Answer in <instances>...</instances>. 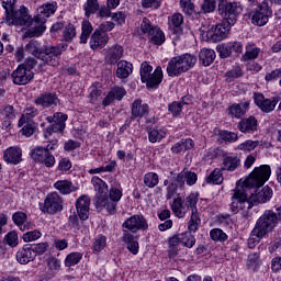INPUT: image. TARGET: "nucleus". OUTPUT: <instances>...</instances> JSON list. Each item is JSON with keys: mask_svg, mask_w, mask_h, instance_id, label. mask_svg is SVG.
<instances>
[{"mask_svg": "<svg viewBox=\"0 0 281 281\" xmlns=\"http://www.w3.org/2000/svg\"><path fill=\"white\" fill-rule=\"evenodd\" d=\"M171 210L178 218H183V216H186V206L183 205V199L181 196L173 199Z\"/></svg>", "mask_w": 281, "mask_h": 281, "instance_id": "37", "label": "nucleus"}, {"mask_svg": "<svg viewBox=\"0 0 281 281\" xmlns=\"http://www.w3.org/2000/svg\"><path fill=\"white\" fill-rule=\"evenodd\" d=\"M1 115L3 120H16V110L12 105H7L2 109Z\"/></svg>", "mask_w": 281, "mask_h": 281, "instance_id": "59", "label": "nucleus"}, {"mask_svg": "<svg viewBox=\"0 0 281 281\" xmlns=\"http://www.w3.org/2000/svg\"><path fill=\"white\" fill-rule=\"evenodd\" d=\"M4 243L9 247H16L19 245V235L14 231L9 232L4 237Z\"/></svg>", "mask_w": 281, "mask_h": 281, "instance_id": "60", "label": "nucleus"}, {"mask_svg": "<svg viewBox=\"0 0 281 281\" xmlns=\"http://www.w3.org/2000/svg\"><path fill=\"white\" fill-rule=\"evenodd\" d=\"M36 115H38V110H36V108H26L19 120L18 126H23L25 122H32Z\"/></svg>", "mask_w": 281, "mask_h": 281, "instance_id": "40", "label": "nucleus"}, {"mask_svg": "<svg viewBox=\"0 0 281 281\" xmlns=\"http://www.w3.org/2000/svg\"><path fill=\"white\" fill-rule=\"evenodd\" d=\"M222 23L217 24L213 32L214 41H223L227 38L229 34V30H232L233 25H236V21H238V15H235L234 20H229V18L222 16Z\"/></svg>", "mask_w": 281, "mask_h": 281, "instance_id": "12", "label": "nucleus"}, {"mask_svg": "<svg viewBox=\"0 0 281 281\" xmlns=\"http://www.w3.org/2000/svg\"><path fill=\"white\" fill-rule=\"evenodd\" d=\"M217 12L220 16L228 18L234 21L235 16H240L243 7L238 2H227V0H217Z\"/></svg>", "mask_w": 281, "mask_h": 281, "instance_id": "7", "label": "nucleus"}, {"mask_svg": "<svg viewBox=\"0 0 281 281\" xmlns=\"http://www.w3.org/2000/svg\"><path fill=\"white\" fill-rule=\"evenodd\" d=\"M140 80L142 82H146L149 89L161 85V80H164L161 67H157L153 72V66H150L148 61H144L140 65Z\"/></svg>", "mask_w": 281, "mask_h": 281, "instance_id": "4", "label": "nucleus"}, {"mask_svg": "<svg viewBox=\"0 0 281 281\" xmlns=\"http://www.w3.org/2000/svg\"><path fill=\"white\" fill-rule=\"evenodd\" d=\"M91 205V199L89 195H81L76 202L77 213L80 221H87L89 218V206Z\"/></svg>", "mask_w": 281, "mask_h": 281, "instance_id": "18", "label": "nucleus"}, {"mask_svg": "<svg viewBox=\"0 0 281 281\" xmlns=\"http://www.w3.org/2000/svg\"><path fill=\"white\" fill-rule=\"evenodd\" d=\"M184 187H180L179 186V178H172L169 182V184L167 186V194H166V199L167 201H170V199H172V196H175L177 194V190H183Z\"/></svg>", "mask_w": 281, "mask_h": 281, "instance_id": "41", "label": "nucleus"}, {"mask_svg": "<svg viewBox=\"0 0 281 281\" xmlns=\"http://www.w3.org/2000/svg\"><path fill=\"white\" fill-rule=\"evenodd\" d=\"M41 210L44 214H57V212H63V198H60L57 192L48 194Z\"/></svg>", "mask_w": 281, "mask_h": 281, "instance_id": "11", "label": "nucleus"}, {"mask_svg": "<svg viewBox=\"0 0 281 281\" xmlns=\"http://www.w3.org/2000/svg\"><path fill=\"white\" fill-rule=\"evenodd\" d=\"M80 260H82L81 252H71L66 257L65 265L66 267H76Z\"/></svg>", "mask_w": 281, "mask_h": 281, "instance_id": "55", "label": "nucleus"}, {"mask_svg": "<svg viewBox=\"0 0 281 281\" xmlns=\"http://www.w3.org/2000/svg\"><path fill=\"white\" fill-rule=\"evenodd\" d=\"M177 178H178V186L180 188H186V183L187 186H194V183H196L199 179L195 172H192L186 169H183L180 173H178Z\"/></svg>", "mask_w": 281, "mask_h": 281, "instance_id": "23", "label": "nucleus"}, {"mask_svg": "<svg viewBox=\"0 0 281 281\" xmlns=\"http://www.w3.org/2000/svg\"><path fill=\"white\" fill-rule=\"evenodd\" d=\"M146 188H155L159 183V176L156 172H148L144 176Z\"/></svg>", "mask_w": 281, "mask_h": 281, "instance_id": "50", "label": "nucleus"}, {"mask_svg": "<svg viewBox=\"0 0 281 281\" xmlns=\"http://www.w3.org/2000/svg\"><path fill=\"white\" fill-rule=\"evenodd\" d=\"M63 36L64 41L67 43L74 41V38H76V26H74L71 23L66 24L64 26Z\"/></svg>", "mask_w": 281, "mask_h": 281, "instance_id": "48", "label": "nucleus"}, {"mask_svg": "<svg viewBox=\"0 0 281 281\" xmlns=\"http://www.w3.org/2000/svg\"><path fill=\"white\" fill-rule=\"evenodd\" d=\"M217 52L222 58H229L232 54H243V43L228 42L217 46Z\"/></svg>", "mask_w": 281, "mask_h": 281, "instance_id": "16", "label": "nucleus"}, {"mask_svg": "<svg viewBox=\"0 0 281 281\" xmlns=\"http://www.w3.org/2000/svg\"><path fill=\"white\" fill-rule=\"evenodd\" d=\"M56 12V7L54 4H46L38 9V14L36 15V21H46L52 14Z\"/></svg>", "mask_w": 281, "mask_h": 281, "instance_id": "38", "label": "nucleus"}, {"mask_svg": "<svg viewBox=\"0 0 281 281\" xmlns=\"http://www.w3.org/2000/svg\"><path fill=\"white\" fill-rule=\"evenodd\" d=\"M47 22V20H34L35 25L29 30V32L26 33L27 36H30V38L34 37V36H43V34L45 33V30H47V27L45 26V23Z\"/></svg>", "mask_w": 281, "mask_h": 281, "instance_id": "36", "label": "nucleus"}, {"mask_svg": "<svg viewBox=\"0 0 281 281\" xmlns=\"http://www.w3.org/2000/svg\"><path fill=\"white\" fill-rule=\"evenodd\" d=\"M23 157V150L19 147H9L3 153V159L7 164H12L16 166L21 164Z\"/></svg>", "mask_w": 281, "mask_h": 281, "instance_id": "19", "label": "nucleus"}, {"mask_svg": "<svg viewBox=\"0 0 281 281\" xmlns=\"http://www.w3.org/2000/svg\"><path fill=\"white\" fill-rule=\"evenodd\" d=\"M123 227L135 234V232H139V229H148V222L143 215H133L123 223Z\"/></svg>", "mask_w": 281, "mask_h": 281, "instance_id": "15", "label": "nucleus"}, {"mask_svg": "<svg viewBox=\"0 0 281 281\" xmlns=\"http://www.w3.org/2000/svg\"><path fill=\"white\" fill-rule=\"evenodd\" d=\"M207 183H214L215 186H221L223 183V173L221 169H215L206 179Z\"/></svg>", "mask_w": 281, "mask_h": 281, "instance_id": "56", "label": "nucleus"}, {"mask_svg": "<svg viewBox=\"0 0 281 281\" xmlns=\"http://www.w3.org/2000/svg\"><path fill=\"white\" fill-rule=\"evenodd\" d=\"M54 122L52 124L55 127V133H63L66 128L67 114H63V112H56L54 114Z\"/></svg>", "mask_w": 281, "mask_h": 281, "instance_id": "35", "label": "nucleus"}, {"mask_svg": "<svg viewBox=\"0 0 281 281\" xmlns=\"http://www.w3.org/2000/svg\"><path fill=\"white\" fill-rule=\"evenodd\" d=\"M260 54V48L255 45L246 46V52L243 55V60H256Z\"/></svg>", "mask_w": 281, "mask_h": 281, "instance_id": "43", "label": "nucleus"}, {"mask_svg": "<svg viewBox=\"0 0 281 281\" xmlns=\"http://www.w3.org/2000/svg\"><path fill=\"white\" fill-rule=\"evenodd\" d=\"M240 76H243V69L239 66L225 72V78H227V80H236V78H240Z\"/></svg>", "mask_w": 281, "mask_h": 281, "instance_id": "62", "label": "nucleus"}, {"mask_svg": "<svg viewBox=\"0 0 281 281\" xmlns=\"http://www.w3.org/2000/svg\"><path fill=\"white\" fill-rule=\"evenodd\" d=\"M43 236V234L41 233V231H31V232H26L22 238L24 240V243H32L34 240H38V238H41Z\"/></svg>", "mask_w": 281, "mask_h": 281, "instance_id": "61", "label": "nucleus"}, {"mask_svg": "<svg viewBox=\"0 0 281 281\" xmlns=\"http://www.w3.org/2000/svg\"><path fill=\"white\" fill-rule=\"evenodd\" d=\"M122 240L123 243H126L127 249L133 254V256H137V254H139V243L135 240V236H133L128 231L123 232Z\"/></svg>", "mask_w": 281, "mask_h": 281, "instance_id": "28", "label": "nucleus"}, {"mask_svg": "<svg viewBox=\"0 0 281 281\" xmlns=\"http://www.w3.org/2000/svg\"><path fill=\"white\" fill-rule=\"evenodd\" d=\"M196 203H199V194L190 193L184 200V207L192 212H196Z\"/></svg>", "mask_w": 281, "mask_h": 281, "instance_id": "46", "label": "nucleus"}, {"mask_svg": "<svg viewBox=\"0 0 281 281\" xmlns=\"http://www.w3.org/2000/svg\"><path fill=\"white\" fill-rule=\"evenodd\" d=\"M5 10L4 23L7 25H26V27L32 25V18L27 14V8L21 7L18 11H9L8 8Z\"/></svg>", "mask_w": 281, "mask_h": 281, "instance_id": "5", "label": "nucleus"}, {"mask_svg": "<svg viewBox=\"0 0 281 281\" xmlns=\"http://www.w3.org/2000/svg\"><path fill=\"white\" fill-rule=\"evenodd\" d=\"M240 166V158L235 155L223 156V162L221 165V170H227L228 172H234Z\"/></svg>", "mask_w": 281, "mask_h": 281, "instance_id": "27", "label": "nucleus"}, {"mask_svg": "<svg viewBox=\"0 0 281 281\" xmlns=\"http://www.w3.org/2000/svg\"><path fill=\"white\" fill-rule=\"evenodd\" d=\"M216 59V52L212 48H202L199 54V60L204 67H210Z\"/></svg>", "mask_w": 281, "mask_h": 281, "instance_id": "30", "label": "nucleus"}, {"mask_svg": "<svg viewBox=\"0 0 281 281\" xmlns=\"http://www.w3.org/2000/svg\"><path fill=\"white\" fill-rule=\"evenodd\" d=\"M34 258H36L35 252L30 245H26L16 252V260L20 265H27L29 262H32Z\"/></svg>", "mask_w": 281, "mask_h": 281, "instance_id": "26", "label": "nucleus"}, {"mask_svg": "<svg viewBox=\"0 0 281 281\" xmlns=\"http://www.w3.org/2000/svg\"><path fill=\"white\" fill-rule=\"evenodd\" d=\"M12 221L21 232H30L32 223L27 222V214L18 211L12 215Z\"/></svg>", "mask_w": 281, "mask_h": 281, "instance_id": "22", "label": "nucleus"}, {"mask_svg": "<svg viewBox=\"0 0 281 281\" xmlns=\"http://www.w3.org/2000/svg\"><path fill=\"white\" fill-rule=\"evenodd\" d=\"M271 16H273V10H271L269 2L263 0L252 13L251 23L252 25L262 27L269 23V19H271Z\"/></svg>", "mask_w": 281, "mask_h": 281, "instance_id": "6", "label": "nucleus"}, {"mask_svg": "<svg viewBox=\"0 0 281 281\" xmlns=\"http://www.w3.org/2000/svg\"><path fill=\"white\" fill-rule=\"evenodd\" d=\"M148 38L154 43V45H164V43H166V35L159 27H157Z\"/></svg>", "mask_w": 281, "mask_h": 281, "instance_id": "45", "label": "nucleus"}, {"mask_svg": "<svg viewBox=\"0 0 281 281\" xmlns=\"http://www.w3.org/2000/svg\"><path fill=\"white\" fill-rule=\"evenodd\" d=\"M180 8L187 16H192V14H196V10L194 9V3L192 0H180Z\"/></svg>", "mask_w": 281, "mask_h": 281, "instance_id": "49", "label": "nucleus"}, {"mask_svg": "<svg viewBox=\"0 0 281 281\" xmlns=\"http://www.w3.org/2000/svg\"><path fill=\"white\" fill-rule=\"evenodd\" d=\"M83 10L86 12V16H91V14H95V12L100 10V2H98V0H87L83 5Z\"/></svg>", "mask_w": 281, "mask_h": 281, "instance_id": "44", "label": "nucleus"}, {"mask_svg": "<svg viewBox=\"0 0 281 281\" xmlns=\"http://www.w3.org/2000/svg\"><path fill=\"white\" fill-rule=\"evenodd\" d=\"M122 56H124V48L120 45H114L106 50L105 63H108V65H115Z\"/></svg>", "mask_w": 281, "mask_h": 281, "instance_id": "25", "label": "nucleus"}, {"mask_svg": "<svg viewBox=\"0 0 281 281\" xmlns=\"http://www.w3.org/2000/svg\"><path fill=\"white\" fill-rule=\"evenodd\" d=\"M91 183L97 192L94 198L95 207L97 210H102V206L106 205V203H104V196L109 194V186L104 180L97 176L92 177Z\"/></svg>", "mask_w": 281, "mask_h": 281, "instance_id": "8", "label": "nucleus"}, {"mask_svg": "<svg viewBox=\"0 0 281 281\" xmlns=\"http://www.w3.org/2000/svg\"><path fill=\"white\" fill-rule=\"evenodd\" d=\"M106 43H109V34L101 33L100 30H95L90 37V47L92 49H102L106 47Z\"/></svg>", "mask_w": 281, "mask_h": 281, "instance_id": "21", "label": "nucleus"}, {"mask_svg": "<svg viewBox=\"0 0 281 281\" xmlns=\"http://www.w3.org/2000/svg\"><path fill=\"white\" fill-rule=\"evenodd\" d=\"M238 131L240 133L254 134L258 131V120L256 116H248L243 120L237 125Z\"/></svg>", "mask_w": 281, "mask_h": 281, "instance_id": "20", "label": "nucleus"}, {"mask_svg": "<svg viewBox=\"0 0 281 281\" xmlns=\"http://www.w3.org/2000/svg\"><path fill=\"white\" fill-rule=\"evenodd\" d=\"M179 235L182 236V239H180V243L184 245V247L192 249L193 245H195L196 243V238L194 237V235H192V233H189V232L181 233Z\"/></svg>", "mask_w": 281, "mask_h": 281, "instance_id": "53", "label": "nucleus"}, {"mask_svg": "<svg viewBox=\"0 0 281 281\" xmlns=\"http://www.w3.org/2000/svg\"><path fill=\"white\" fill-rule=\"evenodd\" d=\"M196 65V56L192 54H183L173 57L169 60L167 66V74L170 77L181 76L186 71H190Z\"/></svg>", "mask_w": 281, "mask_h": 281, "instance_id": "3", "label": "nucleus"}, {"mask_svg": "<svg viewBox=\"0 0 281 281\" xmlns=\"http://www.w3.org/2000/svg\"><path fill=\"white\" fill-rule=\"evenodd\" d=\"M271 196H273V190L266 186L262 189L255 187L249 190L247 199L251 203V207H254V203H267V201H271Z\"/></svg>", "mask_w": 281, "mask_h": 281, "instance_id": "9", "label": "nucleus"}, {"mask_svg": "<svg viewBox=\"0 0 281 281\" xmlns=\"http://www.w3.org/2000/svg\"><path fill=\"white\" fill-rule=\"evenodd\" d=\"M247 111H249V102L248 101L236 103L228 108L229 115L232 117H237V119L243 117V115H245V113H247Z\"/></svg>", "mask_w": 281, "mask_h": 281, "instance_id": "29", "label": "nucleus"}, {"mask_svg": "<svg viewBox=\"0 0 281 281\" xmlns=\"http://www.w3.org/2000/svg\"><path fill=\"white\" fill-rule=\"evenodd\" d=\"M149 142L155 144L157 142H161L164 137H166V132L162 130H153L148 133Z\"/></svg>", "mask_w": 281, "mask_h": 281, "instance_id": "57", "label": "nucleus"}, {"mask_svg": "<svg viewBox=\"0 0 281 281\" xmlns=\"http://www.w3.org/2000/svg\"><path fill=\"white\" fill-rule=\"evenodd\" d=\"M260 144V142L258 140H251L248 139L241 144L238 145V150H247L248 153H251V150H255V148H258V145Z\"/></svg>", "mask_w": 281, "mask_h": 281, "instance_id": "58", "label": "nucleus"}, {"mask_svg": "<svg viewBox=\"0 0 281 281\" xmlns=\"http://www.w3.org/2000/svg\"><path fill=\"white\" fill-rule=\"evenodd\" d=\"M254 102L262 113H271L278 106V102H280V97H272L270 99L265 98V94L260 92L254 93Z\"/></svg>", "mask_w": 281, "mask_h": 281, "instance_id": "10", "label": "nucleus"}, {"mask_svg": "<svg viewBox=\"0 0 281 281\" xmlns=\"http://www.w3.org/2000/svg\"><path fill=\"white\" fill-rule=\"evenodd\" d=\"M46 155H47V149H45V147L37 146L31 150L32 159H34V161H38V164H41V161L44 160L43 158Z\"/></svg>", "mask_w": 281, "mask_h": 281, "instance_id": "54", "label": "nucleus"}, {"mask_svg": "<svg viewBox=\"0 0 281 281\" xmlns=\"http://www.w3.org/2000/svg\"><path fill=\"white\" fill-rule=\"evenodd\" d=\"M201 224V218H199V215L196 212H192L191 218L189 221V229L191 232H196L199 229V225Z\"/></svg>", "mask_w": 281, "mask_h": 281, "instance_id": "64", "label": "nucleus"}, {"mask_svg": "<svg viewBox=\"0 0 281 281\" xmlns=\"http://www.w3.org/2000/svg\"><path fill=\"white\" fill-rule=\"evenodd\" d=\"M93 32V25H91V22L88 20H85L81 24V35H80V43L86 44L87 41H89V37L91 36Z\"/></svg>", "mask_w": 281, "mask_h": 281, "instance_id": "39", "label": "nucleus"}, {"mask_svg": "<svg viewBox=\"0 0 281 281\" xmlns=\"http://www.w3.org/2000/svg\"><path fill=\"white\" fill-rule=\"evenodd\" d=\"M12 80L14 85H27L34 79V71L27 69L25 65H20L12 74Z\"/></svg>", "mask_w": 281, "mask_h": 281, "instance_id": "13", "label": "nucleus"}, {"mask_svg": "<svg viewBox=\"0 0 281 281\" xmlns=\"http://www.w3.org/2000/svg\"><path fill=\"white\" fill-rule=\"evenodd\" d=\"M35 104L42 106V109H52L53 106H57L58 97L56 93L45 92L36 98Z\"/></svg>", "mask_w": 281, "mask_h": 281, "instance_id": "17", "label": "nucleus"}, {"mask_svg": "<svg viewBox=\"0 0 281 281\" xmlns=\"http://www.w3.org/2000/svg\"><path fill=\"white\" fill-rule=\"evenodd\" d=\"M106 247V236L98 235L92 243V251L93 254H100L102 249Z\"/></svg>", "mask_w": 281, "mask_h": 281, "instance_id": "42", "label": "nucleus"}, {"mask_svg": "<svg viewBox=\"0 0 281 281\" xmlns=\"http://www.w3.org/2000/svg\"><path fill=\"white\" fill-rule=\"evenodd\" d=\"M133 74V64L126 61V60H121L116 65V78H128Z\"/></svg>", "mask_w": 281, "mask_h": 281, "instance_id": "31", "label": "nucleus"}, {"mask_svg": "<svg viewBox=\"0 0 281 281\" xmlns=\"http://www.w3.org/2000/svg\"><path fill=\"white\" fill-rule=\"evenodd\" d=\"M159 27L157 25H154L153 22L148 20V18H144L142 23H140V30L143 34H147L149 37L153 33H155V30Z\"/></svg>", "mask_w": 281, "mask_h": 281, "instance_id": "47", "label": "nucleus"}, {"mask_svg": "<svg viewBox=\"0 0 281 281\" xmlns=\"http://www.w3.org/2000/svg\"><path fill=\"white\" fill-rule=\"evenodd\" d=\"M269 177H271V167L261 165L256 167L245 181L239 180L232 196L231 212L233 214L241 212L244 218H251V202L247 199L249 190L262 188L269 181Z\"/></svg>", "mask_w": 281, "mask_h": 281, "instance_id": "1", "label": "nucleus"}, {"mask_svg": "<svg viewBox=\"0 0 281 281\" xmlns=\"http://www.w3.org/2000/svg\"><path fill=\"white\" fill-rule=\"evenodd\" d=\"M144 115H148V104H142V100H135L132 103V116L133 120L135 117H144Z\"/></svg>", "mask_w": 281, "mask_h": 281, "instance_id": "34", "label": "nucleus"}, {"mask_svg": "<svg viewBox=\"0 0 281 281\" xmlns=\"http://www.w3.org/2000/svg\"><path fill=\"white\" fill-rule=\"evenodd\" d=\"M126 95V90L122 87H113L111 91L103 99V106H109L114 100H119V102Z\"/></svg>", "mask_w": 281, "mask_h": 281, "instance_id": "24", "label": "nucleus"}, {"mask_svg": "<svg viewBox=\"0 0 281 281\" xmlns=\"http://www.w3.org/2000/svg\"><path fill=\"white\" fill-rule=\"evenodd\" d=\"M192 148H194V140L186 138L176 143L175 146L171 147V153L181 155V153H186V150H192Z\"/></svg>", "mask_w": 281, "mask_h": 281, "instance_id": "32", "label": "nucleus"}, {"mask_svg": "<svg viewBox=\"0 0 281 281\" xmlns=\"http://www.w3.org/2000/svg\"><path fill=\"white\" fill-rule=\"evenodd\" d=\"M210 236L212 240H215V243H225V240H227V234H225L221 228L211 229Z\"/></svg>", "mask_w": 281, "mask_h": 281, "instance_id": "52", "label": "nucleus"}, {"mask_svg": "<svg viewBox=\"0 0 281 281\" xmlns=\"http://www.w3.org/2000/svg\"><path fill=\"white\" fill-rule=\"evenodd\" d=\"M120 199H122V190L112 188L110 190V198L108 194L103 196L105 205L102 206V210H106L110 214H115V207H117V201Z\"/></svg>", "mask_w": 281, "mask_h": 281, "instance_id": "14", "label": "nucleus"}, {"mask_svg": "<svg viewBox=\"0 0 281 281\" xmlns=\"http://www.w3.org/2000/svg\"><path fill=\"white\" fill-rule=\"evenodd\" d=\"M54 188L55 190H58L60 194H71V192L78 190V188H76L69 180H58L54 183Z\"/></svg>", "mask_w": 281, "mask_h": 281, "instance_id": "33", "label": "nucleus"}, {"mask_svg": "<svg viewBox=\"0 0 281 281\" xmlns=\"http://www.w3.org/2000/svg\"><path fill=\"white\" fill-rule=\"evenodd\" d=\"M216 10V0H204L202 3V11L204 14H210Z\"/></svg>", "mask_w": 281, "mask_h": 281, "instance_id": "63", "label": "nucleus"}, {"mask_svg": "<svg viewBox=\"0 0 281 281\" xmlns=\"http://www.w3.org/2000/svg\"><path fill=\"white\" fill-rule=\"evenodd\" d=\"M186 104H188L186 100H182V102L173 101L171 104H169L168 110L173 115V117H179V115H181L183 105Z\"/></svg>", "mask_w": 281, "mask_h": 281, "instance_id": "51", "label": "nucleus"}, {"mask_svg": "<svg viewBox=\"0 0 281 281\" xmlns=\"http://www.w3.org/2000/svg\"><path fill=\"white\" fill-rule=\"evenodd\" d=\"M25 50L32 54V56H35V58L43 60L44 65L58 67L60 65V56H63L64 52H67V45L46 46L43 49L38 41L32 40L26 44Z\"/></svg>", "mask_w": 281, "mask_h": 281, "instance_id": "2", "label": "nucleus"}]
</instances>
